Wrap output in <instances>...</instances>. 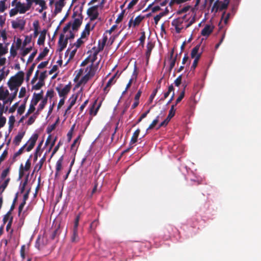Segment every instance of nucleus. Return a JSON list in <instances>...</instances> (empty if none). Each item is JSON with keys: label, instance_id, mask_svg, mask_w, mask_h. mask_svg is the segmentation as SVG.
Segmentation results:
<instances>
[{"label": "nucleus", "instance_id": "f257e3e1", "mask_svg": "<svg viewBox=\"0 0 261 261\" xmlns=\"http://www.w3.org/2000/svg\"><path fill=\"white\" fill-rule=\"evenodd\" d=\"M24 80V73L22 71L18 72L16 75L10 78L8 85L11 91L18 90V88L22 84Z\"/></svg>", "mask_w": 261, "mask_h": 261}, {"label": "nucleus", "instance_id": "f03ea898", "mask_svg": "<svg viewBox=\"0 0 261 261\" xmlns=\"http://www.w3.org/2000/svg\"><path fill=\"white\" fill-rule=\"evenodd\" d=\"M229 2L227 1L225 3H223L221 1H216L212 8V11L215 10V12H217L218 11H222L227 8Z\"/></svg>", "mask_w": 261, "mask_h": 261}, {"label": "nucleus", "instance_id": "7ed1b4c3", "mask_svg": "<svg viewBox=\"0 0 261 261\" xmlns=\"http://www.w3.org/2000/svg\"><path fill=\"white\" fill-rule=\"evenodd\" d=\"M98 8V5L92 6L89 8L87 11V15L90 17L91 21L94 20L97 18L98 16V12L97 9Z\"/></svg>", "mask_w": 261, "mask_h": 261}, {"label": "nucleus", "instance_id": "20e7f679", "mask_svg": "<svg viewBox=\"0 0 261 261\" xmlns=\"http://www.w3.org/2000/svg\"><path fill=\"white\" fill-rule=\"evenodd\" d=\"M174 105L171 106L168 116H167V118L165 119L164 121L160 123L159 126L160 127L167 125L171 119L175 115V109H174Z\"/></svg>", "mask_w": 261, "mask_h": 261}, {"label": "nucleus", "instance_id": "39448f33", "mask_svg": "<svg viewBox=\"0 0 261 261\" xmlns=\"http://www.w3.org/2000/svg\"><path fill=\"white\" fill-rule=\"evenodd\" d=\"M67 43L68 38H65L64 34H61L58 41V51H62L66 47Z\"/></svg>", "mask_w": 261, "mask_h": 261}, {"label": "nucleus", "instance_id": "423d86ee", "mask_svg": "<svg viewBox=\"0 0 261 261\" xmlns=\"http://www.w3.org/2000/svg\"><path fill=\"white\" fill-rule=\"evenodd\" d=\"M71 89L70 85L68 84L66 85L63 88L61 89L59 87H56V89L59 93V95L60 97L66 98V95L70 92Z\"/></svg>", "mask_w": 261, "mask_h": 261}, {"label": "nucleus", "instance_id": "0eeeda50", "mask_svg": "<svg viewBox=\"0 0 261 261\" xmlns=\"http://www.w3.org/2000/svg\"><path fill=\"white\" fill-rule=\"evenodd\" d=\"M183 23V18H177L174 19L171 23L172 26L175 27V31L176 33H180L182 27H180Z\"/></svg>", "mask_w": 261, "mask_h": 261}, {"label": "nucleus", "instance_id": "6e6552de", "mask_svg": "<svg viewBox=\"0 0 261 261\" xmlns=\"http://www.w3.org/2000/svg\"><path fill=\"white\" fill-rule=\"evenodd\" d=\"M38 138V135L36 133L34 134L30 138L28 143H29L28 146L26 148L27 151H30L34 147L36 142Z\"/></svg>", "mask_w": 261, "mask_h": 261}, {"label": "nucleus", "instance_id": "1a4fd4ad", "mask_svg": "<svg viewBox=\"0 0 261 261\" xmlns=\"http://www.w3.org/2000/svg\"><path fill=\"white\" fill-rule=\"evenodd\" d=\"M100 61H99L95 65L91 64L90 66L88 67L86 69V71L89 69L88 72L87 73V74L90 76L91 77H93L97 69L98 65L99 64Z\"/></svg>", "mask_w": 261, "mask_h": 261}, {"label": "nucleus", "instance_id": "9d476101", "mask_svg": "<svg viewBox=\"0 0 261 261\" xmlns=\"http://www.w3.org/2000/svg\"><path fill=\"white\" fill-rule=\"evenodd\" d=\"M78 97V93L75 94H73L69 99L68 101L69 102V105L68 106L67 109L66 110V113H67L68 111L70 110L71 108L75 105L77 98Z\"/></svg>", "mask_w": 261, "mask_h": 261}, {"label": "nucleus", "instance_id": "9b49d317", "mask_svg": "<svg viewBox=\"0 0 261 261\" xmlns=\"http://www.w3.org/2000/svg\"><path fill=\"white\" fill-rule=\"evenodd\" d=\"M214 27H211L209 24H206L202 30L201 34L203 36H208L213 31Z\"/></svg>", "mask_w": 261, "mask_h": 261}, {"label": "nucleus", "instance_id": "f8f14e48", "mask_svg": "<svg viewBox=\"0 0 261 261\" xmlns=\"http://www.w3.org/2000/svg\"><path fill=\"white\" fill-rule=\"evenodd\" d=\"M25 25V22L22 19H19L16 21H13L12 22V26L14 29L19 28L20 30H23L24 29Z\"/></svg>", "mask_w": 261, "mask_h": 261}, {"label": "nucleus", "instance_id": "ddd939ff", "mask_svg": "<svg viewBox=\"0 0 261 261\" xmlns=\"http://www.w3.org/2000/svg\"><path fill=\"white\" fill-rule=\"evenodd\" d=\"M64 158L63 155H62L59 160L57 161L56 164V173L55 176H57L59 174V172L62 169V164L63 162Z\"/></svg>", "mask_w": 261, "mask_h": 261}, {"label": "nucleus", "instance_id": "4468645a", "mask_svg": "<svg viewBox=\"0 0 261 261\" xmlns=\"http://www.w3.org/2000/svg\"><path fill=\"white\" fill-rule=\"evenodd\" d=\"M97 104V100H95V101L94 102L93 105L92 106V107H91L90 109V115H93V116H95L100 106H101V102H100L97 106L96 107V105Z\"/></svg>", "mask_w": 261, "mask_h": 261}, {"label": "nucleus", "instance_id": "2eb2a0df", "mask_svg": "<svg viewBox=\"0 0 261 261\" xmlns=\"http://www.w3.org/2000/svg\"><path fill=\"white\" fill-rule=\"evenodd\" d=\"M16 6L20 14H23L29 10V8L27 6H25L24 4H22L20 2H17Z\"/></svg>", "mask_w": 261, "mask_h": 261}, {"label": "nucleus", "instance_id": "dca6fc26", "mask_svg": "<svg viewBox=\"0 0 261 261\" xmlns=\"http://www.w3.org/2000/svg\"><path fill=\"white\" fill-rule=\"evenodd\" d=\"M81 18H75L72 24V29L73 30H77L81 26L82 23L83 17L82 14L80 13Z\"/></svg>", "mask_w": 261, "mask_h": 261}, {"label": "nucleus", "instance_id": "f3484780", "mask_svg": "<svg viewBox=\"0 0 261 261\" xmlns=\"http://www.w3.org/2000/svg\"><path fill=\"white\" fill-rule=\"evenodd\" d=\"M173 54H174V50L172 49V51L170 52V66H169V71L170 72L173 68L174 67L175 65V63L176 61V59L177 57V54L176 55V56L173 57Z\"/></svg>", "mask_w": 261, "mask_h": 261}, {"label": "nucleus", "instance_id": "a211bd4d", "mask_svg": "<svg viewBox=\"0 0 261 261\" xmlns=\"http://www.w3.org/2000/svg\"><path fill=\"white\" fill-rule=\"evenodd\" d=\"M46 32L47 31L45 29H44L41 32L40 36L37 41L38 44L40 45L44 44L45 40Z\"/></svg>", "mask_w": 261, "mask_h": 261}, {"label": "nucleus", "instance_id": "6ab92c4d", "mask_svg": "<svg viewBox=\"0 0 261 261\" xmlns=\"http://www.w3.org/2000/svg\"><path fill=\"white\" fill-rule=\"evenodd\" d=\"M200 46V44H198L192 49L191 53L192 58L195 59V58H196L198 55L200 56V58L201 57V53H198Z\"/></svg>", "mask_w": 261, "mask_h": 261}, {"label": "nucleus", "instance_id": "aec40b11", "mask_svg": "<svg viewBox=\"0 0 261 261\" xmlns=\"http://www.w3.org/2000/svg\"><path fill=\"white\" fill-rule=\"evenodd\" d=\"M25 134V132H19L14 139V143L18 145Z\"/></svg>", "mask_w": 261, "mask_h": 261}, {"label": "nucleus", "instance_id": "412c9836", "mask_svg": "<svg viewBox=\"0 0 261 261\" xmlns=\"http://www.w3.org/2000/svg\"><path fill=\"white\" fill-rule=\"evenodd\" d=\"M140 129L138 128L134 133L133 136L132 137L130 143H129L130 145H132L137 142L138 138L139 135L140 134Z\"/></svg>", "mask_w": 261, "mask_h": 261}, {"label": "nucleus", "instance_id": "4be33fe9", "mask_svg": "<svg viewBox=\"0 0 261 261\" xmlns=\"http://www.w3.org/2000/svg\"><path fill=\"white\" fill-rule=\"evenodd\" d=\"M116 76V74H114L108 82L106 87H105L103 91L106 93H108L109 91V89L108 88L110 87L113 83H114L115 82H114L115 78Z\"/></svg>", "mask_w": 261, "mask_h": 261}, {"label": "nucleus", "instance_id": "5701e85b", "mask_svg": "<svg viewBox=\"0 0 261 261\" xmlns=\"http://www.w3.org/2000/svg\"><path fill=\"white\" fill-rule=\"evenodd\" d=\"M80 238L78 236L77 230H72L71 236V241L73 243H77L79 241Z\"/></svg>", "mask_w": 261, "mask_h": 261}, {"label": "nucleus", "instance_id": "b1692460", "mask_svg": "<svg viewBox=\"0 0 261 261\" xmlns=\"http://www.w3.org/2000/svg\"><path fill=\"white\" fill-rule=\"evenodd\" d=\"M153 47H154L153 44L150 42H148L147 44V50L146 51V56L147 58V62H148V61L149 58L151 53V50H152V48H153Z\"/></svg>", "mask_w": 261, "mask_h": 261}, {"label": "nucleus", "instance_id": "393cba45", "mask_svg": "<svg viewBox=\"0 0 261 261\" xmlns=\"http://www.w3.org/2000/svg\"><path fill=\"white\" fill-rule=\"evenodd\" d=\"M14 92L11 96H10L7 99H5L4 100V105H6L8 102L11 103L12 101L16 98L18 91L17 90H13Z\"/></svg>", "mask_w": 261, "mask_h": 261}, {"label": "nucleus", "instance_id": "a878e982", "mask_svg": "<svg viewBox=\"0 0 261 261\" xmlns=\"http://www.w3.org/2000/svg\"><path fill=\"white\" fill-rule=\"evenodd\" d=\"M90 34V24L88 23L86 25L84 30L81 34V38H85Z\"/></svg>", "mask_w": 261, "mask_h": 261}, {"label": "nucleus", "instance_id": "bb28decb", "mask_svg": "<svg viewBox=\"0 0 261 261\" xmlns=\"http://www.w3.org/2000/svg\"><path fill=\"white\" fill-rule=\"evenodd\" d=\"M41 99V95L39 94H36V93H34L33 94V97L31 103L35 106Z\"/></svg>", "mask_w": 261, "mask_h": 261}, {"label": "nucleus", "instance_id": "cd10ccee", "mask_svg": "<svg viewBox=\"0 0 261 261\" xmlns=\"http://www.w3.org/2000/svg\"><path fill=\"white\" fill-rule=\"evenodd\" d=\"M49 49L47 47L44 48L43 51L39 54V56L36 59V60L38 61L41 60L47 55Z\"/></svg>", "mask_w": 261, "mask_h": 261}, {"label": "nucleus", "instance_id": "c85d7f7f", "mask_svg": "<svg viewBox=\"0 0 261 261\" xmlns=\"http://www.w3.org/2000/svg\"><path fill=\"white\" fill-rule=\"evenodd\" d=\"M35 65H36L35 63H33L31 66V67H30L29 70H28V71L27 72L26 79H25L27 82H28L30 80V76H31V75L34 71Z\"/></svg>", "mask_w": 261, "mask_h": 261}, {"label": "nucleus", "instance_id": "c756f323", "mask_svg": "<svg viewBox=\"0 0 261 261\" xmlns=\"http://www.w3.org/2000/svg\"><path fill=\"white\" fill-rule=\"evenodd\" d=\"M174 89L172 85L169 86L168 87V91L164 93V97L161 98V100H164L166 98H167L171 92H174Z\"/></svg>", "mask_w": 261, "mask_h": 261}, {"label": "nucleus", "instance_id": "7c9ffc66", "mask_svg": "<svg viewBox=\"0 0 261 261\" xmlns=\"http://www.w3.org/2000/svg\"><path fill=\"white\" fill-rule=\"evenodd\" d=\"M46 160V156L45 154L41 159V160L39 161V163L36 165L35 169H37V170H40L43 166V163Z\"/></svg>", "mask_w": 261, "mask_h": 261}, {"label": "nucleus", "instance_id": "2f4dec72", "mask_svg": "<svg viewBox=\"0 0 261 261\" xmlns=\"http://www.w3.org/2000/svg\"><path fill=\"white\" fill-rule=\"evenodd\" d=\"M144 18V17L141 15H139L136 17L133 21V26L135 27L136 26L138 25Z\"/></svg>", "mask_w": 261, "mask_h": 261}, {"label": "nucleus", "instance_id": "473e14b6", "mask_svg": "<svg viewBox=\"0 0 261 261\" xmlns=\"http://www.w3.org/2000/svg\"><path fill=\"white\" fill-rule=\"evenodd\" d=\"M186 87V85L185 86L184 90L180 92L179 96L176 99L175 104L174 105L175 106L176 105H177L179 102H180L181 101V100L183 99V98L184 97L185 94Z\"/></svg>", "mask_w": 261, "mask_h": 261}, {"label": "nucleus", "instance_id": "72a5a7b5", "mask_svg": "<svg viewBox=\"0 0 261 261\" xmlns=\"http://www.w3.org/2000/svg\"><path fill=\"white\" fill-rule=\"evenodd\" d=\"M47 102V97H45L44 98H43L42 101L39 105V106L38 108V111H40L42 110H43L44 109V108L45 107V106L46 105Z\"/></svg>", "mask_w": 261, "mask_h": 261}, {"label": "nucleus", "instance_id": "f704fd0d", "mask_svg": "<svg viewBox=\"0 0 261 261\" xmlns=\"http://www.w3.org/2000/svg\"><path fill=\"white\" fill-rule=\"evenodd\" d=\"M80 215L81 214L80 213L76 216L75 219L74 220V226L72 230H77L79 221L80 219Z\"/></svg>", "mask_w": 261, "mask_h": 261}, {"label": "nucleus", "instance_id": "c9c22d12", "mask_svg": "<svg viewBox=\"0 0 261 261\" xmlns=\"http://www.w3.org/2000/svg\"><path fill=\"white\" fill-rule=\"evenodd\" d=\"M27 145V143L25 144L23 146H22L18 151L15 152L13 156V159H15L17 156L20 155L21 154L24 150V149L25 148L26 146Z\"/></svg>", "mask_w": 261, "mask_h": 261}, {"label": "nucleus", "instance_id": "e433bc0d", "mask_svg": "<svg viewBox=\"0 0 261 261\" xmlns=\"http://www.w3.org/2000/svg\"><path fill=\"white\" fill-rule=\"evenodd\" d=\"M200 59V56L198 55L196 58H195V59H194V61L193 62V64L191 67V70H194L196 68V67H197V64H198V61Z\"/></svg>", "mask_w": 261, "mask_h": 261}, {"label": "nucleus", "instance_id": "4c0bfd02", "mask_svg": "<svg viewBox=\"0 0 261 261\" xmlns=\"http://www.w3.org/2000/svg\"><path fill=\"white\" fill-rule=\"evenodd\" d=\"M191 8V6L188 5L187 6L184 7L182 9L178 10L177 12V14L180 15L184 13L187 12L189 10V9Z\"/></svg>", "mask_w": 261, "mask_h": 261}, {"label": "nucleus", "instance_id": "58836bf2", "mask_svg": "<svg viewBox=\"0 0 261 261\" xmlns=\"http://www.w3.org/2000/svg\"><path fill=\"white\" fill-rule=\"evenodd\" d=\"M159 120V116H158L154 120H153L152 123L149 125L148 128H147V130L152 129L158 123Z\"/></svg>", "mask_w": 261, "mask_h": 261}, {"label": "nucleus", "instance_id": "ea45409f", "mask_svg": "<svg viewBox=\"0 0 261 261\" xmlns=\"http://www.w3.org/2000/svg\"><path fill=\"white\" fill-rule=\"evenodd\" d=\"M44 82H41L39 80V82L34 86H33V89L39 90L42 86L44 85Z\"/></svg>", "mask_w": 261, "mask_h": 261}, {"label": "nucleus", "instance_id": "a19ab883", "mask_svg": "<svg viewBox=\"0 0 261 261\" xmlns=\"http://www.w3.org/2000/svg\"><path fill=\"white\" fill-rule=\"evenodd\" d=\"M74 127H75V124H73L72 126V127H71V128L70 129L68 133H67V136L68 140L69 142L71 140L72 134H73V132L74 130Z\"/></svg>", "mask_w": 261, "mask_h": 261}, {"label": "nucleus", "instance_id": "79ce46f5", "mask_svg": "<svg viewBox=\"0 0 261 261\" xmlns=\"http://www.w3.org/2000/svg\"><path fill=\"white\" fill-rule=\"evenodd\" d=\"M60 3V1L57 2L55 4V6H56L55 12L56 13H60L61 11L62 8L64 7V6H62L61 4H60V3Z\"/></svg>", "mask_w": 261, "mask_h": 261}, {"label": "nucleus", "instance_id": "37998d69", "mask_svg": "<svg viewBox=\"0 0 261 261\" xmlns=\"http://www.w3.org/2000/svg\"><path fill=\"white\" fill-rule=\"evenodd\" d=\"M8 53L7 48L4 47L2 43H0V57Z\"/></svg>", "mask_w": 261, "mask_h": 261}, {"label": "nucleus", "instance_id": "c03bdc74", "mask_svg": "<svg viewBox=\"0 0 261 261\" xmlns=\"http://www.w3.org/2000/svg\"><path fill=\"white\" fill-rule=\"evenodd\" d=\"M11 212H8L7 213V214L5 215H4L3 220L4 225L6 223V222L8 221L9 219L10 220V218L11 217Z\"/></svg>", "mask_w": 261, "mask_h": 261}, {"label": "nucleus", "instance_id": "a18cd8bd", "mask_svg": "<svg viewBox=\"0 0 261 261\" xmlns=\"http://www.w3.org/2000/svg\"><path fill=\"white\" fill-rule=\"evenodd\" d=\"M59 226H58V227L53 232L50 238L52 240H54L57 236L59 235Z\"/></svg>", "mask_w": 261, "mask_h": 261}, {"label": "nucleus", "instance_id": "49530a36", "mask_svg": "<svg viewBox=\"0 0 261 261\" xmlns=\"http://www.w3.org/2000/svg\"><path fill=\"white\" fill-rule=\"evenodd\" d=\"M157 92H158V88H156L155 89H154L153 90V91L150 95L149 100H148V102L149 103H151L152 102L153 98H154L155 96L156 95V94L157 93Z\"/></svg>", "mask_w": 261, "mask_h": 261}, {"label": "nucleus", "instance_id": "de8ad7c7", "mask_svg": "<svg viewBox=\"0 0 261 261\" xmlns=\"http://www.w3.org/2000/svg\"><path fill=\"white\" fill-rule=\"evenodd\" d=\"M55 92L53 89H50L47 90L46 97L47 98L49 97L50 99L54 96Z\"/></svg>", "mask_w": 261, "mask_h": 261}, {"label": "nucleus", "instance_id": "09e8293b", "mask_svg": "<svg viewBox=\"0 0 261 261\" xmlns=\"http://www.w3.org/2000/svg\"><path fill=\"white\" fill-rule=\"evenodd\" d=\"M5 67H3V69L1 70L2 72L1 74H0V82L5 78V77L8 74L9 70H8L6 72V73L5 74V72L4 71Z\"/></svg>", "mask_w": 261, "mask_h": 261}, {"label": "nucleus", "instance_id": "8fccbe9b", "mask_svg": "<svg viewBox=\"0 0 261 261\" xmlns=\"http://www.w3.org/2000/svg\"><path fill=\"white\" fill-rule=\"evenodd\" d=\"M225 12L224 11L222 15L221 19H224V22L225 24H226L227 23L228 20L229 18L230 13H227L225 16Z\"/></svg>", "mask_w": 261, "mask_h": 261}, {"label": "nucleus", "instance_id": "3c124183", "mask_svg": "<svg viewBox=\"0 0 261 261\" xmlns=\"http://www.w3.org/2000/svg\"><path fill=\"white\" fill-rule=\"evenodd\" d=\"M25 103L22 104L20 106H19V107L18 108V109L17 110L18 114H19V115L22 114L25 111Z\"/></svg>", "mask_w": 261, "mask_h": 261}, {"label": "nucleus", "instance_id": "603ef678", "mask_svg": "<svg viewBox=\"0 0 261 261\" xmlns=\"http://www.w3.org/2000/svg\"><path fill=\"white\" fill-rule=\"evenodd\" d=\"M83 38H81V37L77 39L76 42L74 44L76 48H79L82 44L84 43V41L82 40Z\"/></svg>", "mask_w": 261, "mask_h": 261}, {"label": "nucleus", "instance_id": "864d4df0", "mask_svg": "<svg viewBox=\"0 0 261 261\" xmlns=\"http://www.w3.org/2000/svg\"><path fill=\"white\" fill-rule=\"evenodd\" d=\"M25 246L24 245H23L21 247V249H20V256L22 258V259H24L25 257Z\"/></svg>", "mask_w": 261, "mask_h": 261}, {"label": "nucleus", "instance_id": "5fc2aeb1", "mask_svg": "<svg viewBox=\"0 0 261 261\" xmlns=\"http://www.w3.org/2000/svg\"><path fill=\"white\" fill-rule=\"evenodd\" d=\"M46 71H44L40 73V75L39 77V80L41 82H44V80L46 79Z\"/></svg>", "mask_w": 261, "mask_h": 261}, {"label": "nucleus", "instance_id": "6e6d98bb", "mask_svg": "<svg viewBox=\"0 0 261 261\" xmlns=\"http://www.w3.org/2000/svg\"><path fill=\"white\" fill-rule=\"evenodd\" d=\"M182 74L179 75L174 81V84L176 86L178 87L181 83Z\"/></svg>", "mask_w": 261, "mask_h": 261}, {"label": "nucleus", "instance_id": "4d7b16f0", "mask_svg": "<svg viewBox=\"0 0 261 261\" xmlns=\"http://www.w3.org/2000/svg\"><path fill=\"white\" fill-rule=\"evenodd\" d=\"M15 121V117L14 116L12 115L9 117V124L10 127H13Z\"/></svg>", "mask_w": 261, "mask_h": 261}, {"label": "nucleus", "instance_id": "13d9d810", "mask_svg": "<svg viewBox=\"0 0 261 261\" xmlns=\"http://www.w3.org/2000/svg\"><path fill=\"white\" fill-rule=\"evenodd\" d=\"M38 5H39L42 8V9L39 10V12H41L43 10L46 9L47 8L46 6L45 2L43 0H40Z\"/></svg>", "mask_w": 261, "mask_h": 261}, {"label": "nucleus", "instance_id": "bf43d9fd", "mask_svg": "<svg viewBox=\"0 0 261 261\" xmlns=\"http://www.w3.org/2000/svg\"><path fill=\"white\" fill-rule=\"evenodd\" d=\"M5 1H0V12H3L6 9V7L5 6Z\"/></svg>", "mask_w": 261, "mask_h": 261}, {"label": "nucleus", "instance_id": "052dcab7", "mask_svg": "<svg viewBox=\"0 0 261 261\" xmlns=\"http://www.w3.org/2000/svg\"><path fill=\"white\" fill-rule=\"evenodd\" d=\"M31 157H32V155H30V158L27 161V162L25 163V167L24 168V170L25 171H28L31 167V161H30V159Z\"/></svg>", "mask_w": 261, "mask_h": 261}, {"label": "nucleus", "instance_id": "680f3d73", "mask_svg": "<svg viewBox=\"0 0 261 261\" xmlns=\"http://www.w3.org/2000/svg\"><path fill=\"white\" fill-rule=\"evenodd\" d=\"M145 33L144 32H143L141 33V36L140 37L139 40L140 41V44L143 46L145 40Z\"/></svg>", "mask_w": 261, "mask_h": 261}, {"label": "nucleus", "instance_id": "e2e57ef3", "mask_svg": "<svg viewBox=\"0 0 261 261\" xmlns=\"http://www.w3.org/2000/svg\"><path fill=\"white\" fill-rule=\"evenodd\" d=\"M99 53L97 51L95 50L92 57V58L91 59L90 62L92 63V64H93L94 62L96 60L97 58V55Z\"/></svg>", "mask_w": 261, "mask_h": 261}, {"label": "nucleus", "instance_id": "0e129e2a", "mask_svg": "<svg viewBox=\"0 0 261 261\" xmlns=\"http://www.w3.org/2000/svg\"><path fill=\"white\" fill-rule=\"evenodd\" d=\"M26 93V89L24 87H21L19 93L18 97L19 98H22L24 96Z\"/></svg>", "mask_w": 261, "mask_h": 261}, {"label": "nucleus", "instance_id": "69168bd1", "mask_svg": "<svg viewBox=\"0 0 261 261\" xmlns=\"http://www.w3.org/2000/svg\"><path fill=\"white\" fill-rule=\"evenodd\" d=\"M18 102H16L15 103H14L9 110V113H14L17 107H18Z\"/></svg>", "mask_w": 261, "mask_h": 261}, {"label": "nucleus", "instance_id": "338daca9", "mask_svg": "<svg viewBox=\"0 0 261 261\" xmlns=\"http://www.w3.org/2000/svg\"><path fill=\"white\" fill-rule=\"evenodd\" d=\"M32 49V47H28L25 48L22 51L21 55L22 57H25L27 55H28Z\"/></svg>", "mask_w": 261, "mask_h": 261}, {"label": "nucleus", "instance_id": "774afa93", "mask_svg": "<svg viewBox=\"0 0 261 261\" xmlns=\"http://www.w3.org/2000/svg\"><path fill=\"white\" fill-rule=\"evenodd\" d=\"M36 118V117L34 115L31 116L27 121V124L29 125L32 124L35 122Z\"/></svg>", "mask_w": 261, "mask_h": 261}]
</instances>
